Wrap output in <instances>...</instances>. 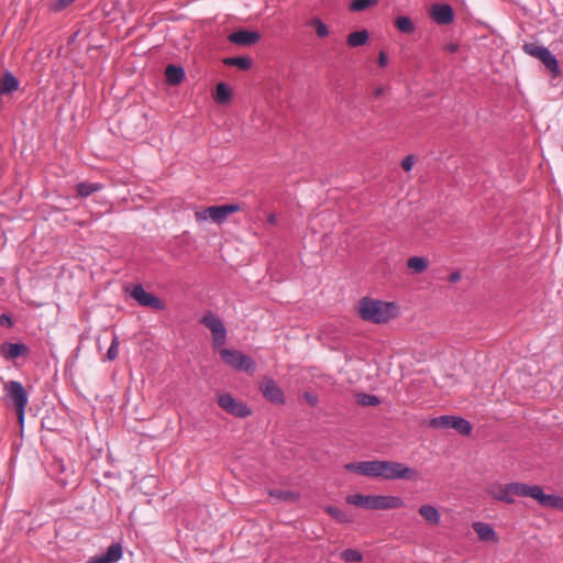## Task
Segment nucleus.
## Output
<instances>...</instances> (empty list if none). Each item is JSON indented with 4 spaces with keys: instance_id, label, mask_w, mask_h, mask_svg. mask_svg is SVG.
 Listing matches in <instances>:
<instances>
[{
    "instance_id": "obj_1",
    "label": "nucleus",
    "mask_w": 563,
    "mask_h": 563,
    "mask_svg": "<svg viewBox=\"0 0 563 563\" xmlns=\"http://www.w3.org/2000/svg\"><path fill=\"white\" fill-rule=\"evenodd\" d=\"M487 493L494 499L514 504L515 497H531L536 499L542 507L563 508V498L556 495L544 494L539 485H529L523 483L509 484H492L487 488Z\"/></svg>"
},
{
    "instance_id": "obj_2",
    "label": "nucleus",
    "mask_w": 563,
    "mask_h": 563,
    "mask_svg": "<svg viewBox=\"0 0 563 563\" xmlns=\"http://www.w3.org/2000/svg\"><path fill=\"white\" fill-rule=\"evenodd\" d=\"M355 310L360 318L366 322L380 324L394 319L398 308L394 302H386L368 297L358 300Z\"/></svg>"
},
{
    "instance_id": "obj_3",
    "label": "nucleus",
    "mask_w": 563,
    "mask_h": 563,
    "mask_svg": "<svg viewBox=\"0 0 563 563\" xmlns=\"http://www.w3.org/2000/svg\"><path fill=\"white\" fill-rule=\"evenodd\" d=\"M346 503L365 509H397L404 506V500L398 496L362 495L346 496Z\"/></svg>"
},
{
    "instance_id": "obj_4",
    "label": "nucleus",
    "mask_w": 563,
    "mask_h": 563,
    "mask_svg": "<svg viewBox=\"0 0 563 563\" xmlns=\"http://www.w3.org/2000/svg\"><path fill=\"white\" fill-rule=\"evenodd\" d=\"M522 51L539 59L554 77L561 74L556 57L547 47L538 45L537 43H525Z\"/></svg>"
},
{
    "instance_id": "obj_5",
    "label": "nucleus",
    "mask_w": 563,
    "mask_h": 563,
    "mask_svg": "<svg viewBox=\"0 0 563 563\" xmlns=\"http://www.w3.org/2000/svg\"><path fill=\"white\" fill-rule=\"evenodd\" d=\"M380 476L384 479L394 481V479H417L418 471L406 466L400 462L393 461H380Z\"/></svg>"
},
{
    "instance_id": "obj_6",
    "label": "nucleus",
    "mask_w": 563,
    "mask_h": 563,
    "mask_svg": "<svg viewBox=\"0 0 563 563\" xmlns=\"http://www.w3.org/2000/svg\"><path fill=\"white\" fill-rule=\"evenodd\" d=\"M219 353L223 362L236 371L253 374L256 369L254 360L238 350L222 347Z\"/></svg>"
},
{
    "instance_id": "obj_7",
    "label": "nucleus",
    "mask_w": 563,
    "mask_h": 563,
    "mask_svg": "<svg viewBox=\"0 0 563 563\" xmlns=\"http://www.w3.org/2000/svg\"><path fill=\"white\" fill-rule=\"evenodd\" d=\"M4 390L7 393V396L14 404L19 422L23 424L25 408L29 402L27 394L23 385L20 382L11 380L5 384Z\"/></svg>"
},
{
    "instance_id": "obj_8",
    "label": "nucleus",
    "mask_w": 563,
    "mask_h": 563,
    "mask_svg": "<svg viewBox=\"0 0 563 563\" xmlns=\"http://www.w3.org/2000/svg\"><path fill=\"white\" fill-rule=\"evenodd\" d=\"M434 429H454L462 435H470L472 424L464 418L457 416H440L430 420Z\"/></svg>"
},
{
    "instance_id": "obj_9",
    "label": "nucleus",
    "mask_w": 563,
    "mask_h": 563,
    "mask_svg": "<svg viewBox=\"0 0 563 563\" xmlns=\"http://www.w3.org/2000/svg\"><path fill=\"white\" fill-rule=\"evenodd\" d=\"M201 323L211 331L213 347H222L227 341V329L222 320L209 311L202 317Z\"/></svg>"
},
{
    "instance_id": "obj_10",
    "label": "nucleus",
    "mask_w": 563,
    "mask_h": 563,
    "mask_svg": "<svg viewBox=\"0 0 563 563\" xmlns=\"http://www.w3.org/2000/svg\"><path fill=\"white\" fill-rule=\"evenodd\" d=\"M240 210L239 205L211 206L195 213L197 221L211 220L214 223H222L229 214Z\"/></svg>"
},
{
    "instance_id": "obj_11",
    "label": "nucleus",
    "mask_w": 563,
    "mask_h": 563,
    "mask_svg": "<svg viewBox=\"0 0 563 563\" xmlns=\"http://www.w3.org/2000/svg\"><path fill=\"white\" fill-rule=\"evenodd\" d=\"M130 296L137 301L142 307L152 308L154 310H164L166 305L157 296L147 292L142 285H135L131 290L126 288Z\"/></svg>"
},
{
    "instance_id": "obj_12",
    "label": "nucleus",
    "mask_w": 563,
    "mask_h": 563,
    "mask_svg": "<svg viewBox=\"0 0 563 563\" xmlns=\"http://www.w3.org/2000/svg\"><path fill=\"white\" fill-rule=\"evenodd\" d=\"M218 405L224 411L238 418H246L252 413L251 409L245 404L236 400L228 393L219 395Z\"/></svg>"
},
{
    "instance_id": "obj_13",
    "label": "nucleus",
    "mask_w": 563,
    "mask_h": 563,
    "mask_svg": "<svg viewBox=\"0 0 563 563\" xmlns=\"http://www.w3.org/2000/svg\"><path fill=\"white\" fill-rule=\"evenodd\" d=\"M262 395L272 404L283 405L285 396L282 388L269 377H264L260 384Z\"/></svg>"
},
{
    "instance_id": "obj_14",
    "label": "nucleus",
    "mask_w": 563,
    "mask_h": 563,
    "mask_svg": "<svg viewBox=\"0 0 563 563\" xmlns=\"http://www.w3.org/2000/svg\"><path fill=\"white\" fill-rule=\"evenodd\" d=\"M346 471L357 473L368 477H379L380 476V461H365V462H354L347 463L344 465Z\"/></svg>"
},
{
    "instance_id": "obj_15",
    "label": "nucleus",
    "mask_w": 563,
    "mask_h": 563,
    "mask_svg": "<svg viewBox=\"0 0 563 563\" xmlns=\"http://www.w3.org/2000/svg\"><path fill=\"white\" fill-rule=\"evenodd\" d=\"M430 14L433 21L441 25L450 24L454 20V11L452 7L445 3H437L432 5Z\"/></svg>"
},
{
    "instance_id": "obj_16",
    "label": "nucleus",
    "mask_w": 563,
    "mask_h": 563,
    "mask_svg": "<svg viewBox=\"0 0 563 563\" xmlns=\"http://www.w3.org/2000/svg\"><path fill=\"white\" fill-rule=\"evenodd\" d=\"M260 38L261 35L258 32L249 30H239L228 36V40L231 43L240 46H251L255 44Z\"/></svg>"
},
{
    "instance_id": "obj_17",
    "label": "nucleus",
    "mask_w": 563,
    "mask_h": 563,
    "mask_svg": "<svg viewBox=\"0 0 563 563\" xmlns=\"http://www.w3.org/2000/svg\"><path fill=\"white\" fill-rule=\"evenodd\" d=\"M123 555V549L120 543L111 544L104 554L92 556L87 563H117Z\"/></svg>"
},
{
    "instance_id": "obj_18",
    "label": "nucleus",
    "mask_w": 563,
    "mask_h": 563,
    "mask_svg": "<svg viewBox=\"0 0 563 563\" xmlns=\"http://www.w3.org/2000/svg\"><path fill=\"white\" fill-rule=\"evenodd\" d=\"M472 527L481 541L493 543L498 542L497 534L490 525L477 521L474 522Z\"/></svg>"
},
{
    "instance_id": "obj_19",
    "label": "nucleus",
    "mask_w": 563,
    "mask_h": 563,
    "mask_svg": "<svg viewBox=\"0 0 563 563\" xmlns=\"http://www.w3.org/2000/svg\"><path fill=\"white\" fill-rule=\"evenodd\" d=\"M19 79L9 70L4 71L0 78V96L10 95L19 89Z\"/></svg>"
},
{
    "instance_id": "obj_20",
    "label": "nucleus",
    "mask_w": 563,
    "mask_h": 563,
    "mask_svg": "<svg viewBox=\"0 0 563 563\" xmlns=\"http://www.w3.org/2000/svg\"><path fill=\"white\" fill-rule=\"evenodd\" d=\"M166 81L172 86H177L185 79V70L181 66L169 64L165 69Z\"/></svg>"
},
{
    "instance_id": "obj_21",
    "label": "nucleus",
    "mask_w": 563,
    "mask_h": 563,
    "mask_svg": "<svg viewBox=\"0 0 563 563\" xmlns=\"http://www.w3.org/2000/svg\"><path fill=\"white\" fill-rule=\"evenodd\" d=\"M27 347L23 343H7L1 346V354L9 360L25 355Z\"/></svg>"
},
{
    "instance_id": "obj_22",
    "label": "nucleus",
    "mask_w": 563,
    "mask_h": 563,
    "mask_svg": "<svg viewBox=\"0 0 563 563\" xmlns=\"http://www.w3.org/2000/svg\"><path fill=\"white\" fill-rule=\"evenodd\" d=\"M419 514L430 525L438 526L440 523L441 516L434 506L422 505L419 508Z\"/></svg>"
},
{
    "instance_id": "obj_23",
    "label": "nucleus",
    "mask_w": 563,
    "mask_h": 563,
    "mask_svg": "<svg viewBox=\"0 0 563 563\" xmlns=\"http://www.w3.org/2000/svg\"><path fill=\"white\" fill-rule=\"evenodd\" d=\"M369 34L366 30L352 32L346 37V43L350 47L363 46L367 43Z\"/></svg>"
},
{
    "instance_id": "obj_24",
    "label": "nucleus",
    "mask_w": 563,
    "mask_h": 563,
    "mask_svg": "<svg viewBox=\"0 0 563 563\" xmlns=\"http://www.w3.org/2000/svg\"><path fill=\"white\" fill-rule=\"evenodd\" d=\"M231 89L224 82H219L216 87L214 99L218 103H227L231 99Z\"/></svg>"
},
{
    "instance_id": "obj_25",
    "label": "nucleus",
    "mask_w": 563,
    "mask_h": 563,
    "mask_svg": "<svg viewBox=\"0 0 563 563\" xmlns=\"http://www.w3.org/2000/svg\"><path fill=\"white\" fill-rule=\"evenodd\" d=\"M407 266L415 274H420L428 268V261L420 256H412L408 260Z\"/></svg>"
},
{
    "instance_id": "obj_26",
    "label": "nucleus",
    "mask_w": 563,
    "mask_h": 563,
    "mask_svg": "<svg viewBox=\"0 0 563 563\" xmlns=\"http://www.w3.org/2000/svg\"><path fill=\"white\" fill-rule=\"evenodd\" d=\"M325 512L330 515L333 519L342 523H350L353 521L351 516H349L345 511L338 507L328 506L325 507Z\"/></svg>"
},
{
    "instance_id": "obj_27",
    "label": "nucleus",
    "mask_w": 563,
    "mask_h": 563,
    "mask_svg": "<svg viewBox=\"0 0 563 563\" xmlns=\"http://www.w3.org/2000/svg\"><path fill=\"white\" fill-rule=\"evenodd\" d=\"M308 26H311L314 29L316 34L318 37L323 38L329 35V27L325 23L322 22L319 18H312L307 22Z\"/></svg>"
},
{
    "instance_id": "obj_28",
    "label": "nucleus",
    "mask_w": 563,
    "mask_h": 563,
    "mask_svg": "<svg viewBox=\"0 0 563 563\" xmlns=\"http://www.w3.org/2000/svg\"><path fill=\"white\" fill-rule=\"evenodd\" d=\"M100 189L101 185L97 183H79L77 185V194L81 198H86Z\"/></svg>"
},
{
    "instance_id": "obj_29",
    "label": "nucleus",
    "mask_w": 563,
    "mask_h": 563,
    "mask_svg": "<svg viewBox=\"0 0 563 563\" xmlns=\"http://www.w3.org/2000/svg\"><path fill=\"white\" fill-rule=\"evenodd\" d=\"M227 66H236L240 69L246 70L252 66V60L249 57H227L223 59Z\"/></svg>"
},
{
    "instance_id": "obj_30",
    "label": "nucleus",
    "mask_w": 563,
    "mask_h": 563,
    "mask_svg": "<svg viewBox=\"0 0 563 563\" xmlns=\"http://www.w3.org/2000/svg\"><path fill=\"white\" fill-rule=\"evenodd\" d=\"M395 25L404 34H411L415 31L413 22L408 16H398L395 20Z\"/></svg>"
},
{
    "instance_id": "obj_31",
    "label": "nucleus",
    "mask_w": 563,
    "mask_h": 563,
    "mask_svg": "<svg viewBox=\"0 0 563 563\" xmlns=\"http://www.w3.org/2000/svg\"><path fill=\"white\" fill-rule=\"evenodd\" d=\"M272 497H275L279 500L284 501H296L299 498V495L291 490H283V489H274L269 492Z\"/></svg>"
},
{
    "instance_id": "obj_32",
    "label": "nucleus",
    "mask_w": 563,
    "mask_h": 563,
    "mask_svg": "<svg viewBox=\"0 0 563 563\" xmlns=\"http://www.w3.org/2000/svg\"><path fill=\"white\" fill-rule=\"evenodd\" d=\"M377 3H378V0H353L350 3L349 9L352 12H361V11H364Z\"/></svg>"
},
{
    "instance_id": "obj_33",
    "label": "nucleus",
    "mask_w": 563,
    "mask_h": 563,
    "mask_svg": "<svg viewBox=\"0 0 563 563\" xmlns=\"http://www.w3.org/2000/svg\"><path fill=\"white\" fill-rule=\"evenodd\" d=\"M341 558L345 562H360L363 559V555L360 551L354 549H346L341 553Z\"/></svg>"
},
{
    "instance_id": "obj_34",
    "label": "nucleus",
    "mask_w": 563,
    "mask_h": 563,
    "mask_svg": "<svg viewBox=\"0 0 563 563\" xmlns=\"http://www.w3.org/2000/svg\"><path fill=\"white\" fill-rule=\"evenodd\" d=\"M119 338L117 335L113 336L111 344L107 352V358L109 361H113L118 357L119 354Z\"/></svg>"
},
{
    "instance_id": "obj_35",
    "label": "nucleus",
    "mask_w": 563,
    "mask_h": 563,
    "mask_svg": "<svg viewBox=\"0 0 563 563\" xmlns=\"http://www.w3.org/2000/svg\"><path fill=\"white\" fill-rule=\"evenodd\" d=\"M358 402L363 406H376L379 404V399L374 395L361 394L358 395Z\"/></svg>"
},
{
    "instance_id": "obj_36",
    "label": "nucleus",
    "mask_w": 563,
    "mask_h": 563,
    "mask_svg": "<svg viewBox=\"0 0 563 563\" xmlns=\"http://www.w3.org/2000/svg\"><path fill=\"white\" fill-rule=\"evenodd\" d=\"M415 165V158L412 155H409L407 156L406 158L402 159L401 162V167L406 170V172H410L412 169Z\"/></svg>"
},
{
    "instance_id": "obj_37",
    "label": "nucleus",
    "mask_w": 563,
    "mask_h": 563,
    "mask_svg": "<svg viewBox=\"0 0 563 563\" xmlns=\"http://www.w3.org/2000/svg\"><path fill=\"white\" fill-rule=\"evenodd\" d=\"M303 399L311 406V407H316L319 402V399L318 397L314 395V394H311L309 391H306L303 394Z\"/></svg>"
},
{
    "instance_id": "obj_38",
    "label": "nucleus",
    "mask_w": 563,
    "mask_h": 563,
    "mask_svg": "<svg viewBox=\"0 0 563 563\" xmlns=\"http://www.w3.org/2000/svg\"><path fill=\"white\" fill-rule=\"evenodd\" d=\"M12 323H13L12 319H11V317L9 314L3 313V314L0 316V324L2 327L9 328V327L12 325Z\"/></svg>"
},
{
    "instance_id": "obj_39",
    "label": "nucleus",
    "mask_w": 563,
    "mask_h": 563,
    "mask_svg": "<svg viewBox=\"0 0 563 563\" xmlns=\"http://www.w3.org/2000/svg\"><path fill=\"white\" fill-rule=\"evenodd\" d=\"M377 62H378V65H379L380 67H386V66H387V64H388V57H387V55H386V53H385V52H383V51H382V52L379 53Z\"/></svg>"
},
{
    "instance_id": "obj_40",
    "label": "nucleus",
    "mask_w": 563,
    "mask_h": 563,
    "mask_svg": "<svg viewBox=\"0 0 563 563\" xmlns=\"http://www.w3.org/2000/svg\"><path fill=\"white\" fill-rule=\"evenodd\" d=\"M75 0H56V9H62V8H65L67 5H69L71 2H74Z\"/></svg>"
},
{
    "instance_id": "obj_41",
    "label": "nucleus",
    "mask_w": 563,
    "mask_h": 563,
    "mask_svg": "<svg viewBox=\"0 0 563 563\" xmlns=\"http://www.w3.org/2000/svg\"><path fill=\"white\" fill-rule=\"evenodd\" d=\"M461 279V274L459 272H453L450 276H449V282L451 283H456Z\"/></svg>"
},
{
    "instance_id": "obj_42",
    "label": "nucleus",
    "mask_w": 563,
    "mask_h": 563,
    "mask_svg": "<svg viewBox=\"0 0 563 563\" xmlns=\"http://www.w3.org/2000/svg\"><path fill=\"white\" fill-rule=\"evenodd\" d=\"M445 49L450 53H455L459 49V45L455 43H450V44L445 45Z\"/></svg>"
},
{
    "instance_id": "obj_43",
    "label": "nucleus",
    "mask_w": 563,
    "mask_h": 563,
    "mask_svg": "<svg viewBox=\"0 0 563 563\" xmlns=\"http://www.w3.org/2000/svg\"><path fill=\"white\" fill-rule=\"evenodd\" d=\"M383 93H384V88H383V87H377V88L374 90V96H375L376 98L380 97Z\"/></svg>"
},
{
    "instance_id": "obj_44",
    "label": "nucleus",
    "mask_w": 563,
    "mask_h": 563,
    "mask_svg": "<svg viewBox=\"0 0 563 563\" xmlns=\"http://www.w3.org/2000/svg\"><path fill=\"white\" fill-rule=\"evenodd\" d=\"M267 220H268V223H271V224H275V223H276V221H277L276 216H275L274 213H271V214L268 216V219H267Z\"/></svg>"
}]
</instances>
